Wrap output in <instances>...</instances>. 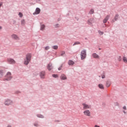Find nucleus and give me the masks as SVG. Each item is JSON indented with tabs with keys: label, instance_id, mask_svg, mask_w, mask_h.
I'll list each match as a JSON object with an SVG mask.
<instances>
[{
	"label": "nucleus",
	"instance_id": "f257e3e1",
	"mask_svg": "<svg viewBox=\"0 0 127 127\" xmlns=\"http://www.w3.org/2000/svg\"><path fill=\"white\" fill-rule=\"evenodd\" d=\"M32 57V55L31 53H28L26 55V58L24 60V65H27L29 64L30 61H31V58Z\"/></svg>",
	"mask_w": 127,
	"mask_h": 127
},
{
	"label": "nucleus",
	"instance_id": "f03ea898",
	"mask_svg": "<svg viewBox=\"0 0 127 127\" xmlns=\"http://www.w3.org/2000/svg\"><path fill=\"white\" fill-rule=\"evenodd\" d=\"M12 79V76H11V72H8L5 76V78H4L3 81H10Z\"/></svg>",
	"mask_w": 127,
	"mask_h": 127
},
{
	"label": "nucleus",
	"instance_id": "7ed1b4c3",
	"mask_svg": "<svg viewBox=\"0 0 127 127\" xmlns=\"http://www.w3.org/2000/svg\"><path fill=\"white\" fill-rule=\"evenodd\" d=\"M80 57L81 60H84V59L87 57V51H86V50L84 49L81 51L80 53Z\"/></svg>",
	"mask_w": 127,
	"mask_h": 127
},
{
	"label": "nucleus",
	"instance_id": "20e7f679",
	"mask_svg": "<svg viewBox=\"0 0 127 127\" xmlns=\"http://www.w3.org/2000/svg\"><path fill=\"white\" fill-rule=\"evenodd\" d=\"M82 108L84 110H89L91 109V105L86 103H83L82 104Z\"/></svg>",
	"mask_w": 127,
	"mask_h": 127
},
{
	"label": "nucleus",
	"instance_id": "39448f33",
	"mask_svg": "<svg viewBox=\"0 0 127 127\" xmlns=\"http://www.w3.org/2000/svg\"><path fill=\"white\" fill-rule=\"evenodd\" d=\"M11 37L12 38V39H13V40H17L18 41L20 39L19 38V37L18 36V35L15 34H12L11 35Z\"/></svg>",
	"mask_w": 127,
	"mask_h": 127
},
{
	"label": "nucleus",
	"instance_id": "423d86ee",
	"mask_svg": "<svg viewBox=\"0 0 127 127\" xmlns=\"http://www.w3.org/2000/svg\"><path fill=\"white\" fill-rule=\"evenodd\" d=\"M83 115L85 117H91V111L89 110H86L83 111Z\"/></svg>",
	"mask_w": 127,
	"mask_h": 127
},
{
	"label": "nucleus",
	"instance_id": "0eeeda50",
	"mask_svg": "<svg viewBox=\"0 0 127 127\" xmlns=\"http://www.w3.org/2000/svg\"><path fill=\"white\" fill-rule=\"evenodd\" d=\"M11 104H12V101L8 99H6L4 102V105H5V106H9L10 105H11Z\"/></svg>",
	"mask_w": 127,
	"mask_h": 127
},
{
	"label": "nucleus",
	"instance_id": "6e6552de",
	"mask_svg": "<svg viewBox=\"0 0 127 127\" xmlns=\"http://www.w3.org/2000/svg\"><path fill=\"white\" fill-rule=\"evenodd\" d=\"M7 61L8 63H9V64H15V63H16L15 61L13 60V59L11 58L7 59Z\"/></svg>",
	"mask_w": 127,
	"mask_h": 127
},
{
	"label": "nucleus",
	"instance_id": "1a4fd4ad",
	"mask_svg": "<svg viewBox=\"0 0 127 127\" xmlns=\"http://www.w3.org/2000/svg\"><path fill=\"white\" fill-rule=\"evenodd\" d=\"M47 69H48V70L49 71H51V70H52V69H53V65H52V63H50L47 66Z\"/></svg>",
	"mask_w": 127,
	"mask_h": 127
},
{
	"label": "nucleus",
	"instance_id": "9d476101",
	"mask_svg": "<svg viewBox=\"0 0 127 127\" xmlns=\"http://www.w3.org/2000/svg\"><path fill=\"white\" fill-rule=\"evenodd\" d=\"M40 11L41 10L39 7L36 8L35 12L33 13V15H35V14H39L40 13Z\"/></svg>",
	"mask_w": 127,
	"mask_h": 127
},
{
	"label": "nucleus",
	"instance_id": "9b49d317",
	"mask_svg": "<svg viewBox=\"0 0 127 127\" xmlns=\"http://www.w3.org/2000/svg\"><path fill=\"white\" fill-rule=\"evenodd\" d=\"M45 27L46 26L44 25V24H43V23L40 24V30H41V31H44V30H45Z\"/></svg>",
	"mask_w": 127,
	"mask_h": 127
},
{
	"label": "nucleus",
	"instance_id": "f8f14e48",
	"mask_svg": "<svg viewBox=\"0 0 127 127\" xmlns=\"http://www.w3.org/2000/svg\"><path fill=\"white\" fill-rule=\"evenodd\" d=\"M93 21H94V18H90L88 20L87 23L88 24H89V25H93Z\"/></svg>",
	"mask_w": 127,
	"mask_h": 127
},
{
	"label": "nucleus",
	"instance_id": "ddd939ff",
	"mask_svg": "<svg viewBox=\"0 0 127 127\" xmlns=\"http://www.w3.org/2000/svg\"><path fill=\"white\" fill-rule=\"evenodd\" d=\"M92 57L93 58H95V59H99L100 56L98 55L96 53H93L92 55Z\"/></svg>",
	"mask_w": 127,
	"mask_h": 127
},
{
	"label": "nucleus",
	"instance_id": "4468645a",
	"mask_svg": "<svg viewBox=\"0 0 127 127\" xmlns=\"http://www.w3.org/2000/svg\"><path fill=\"white\" fill-rule=\"evenodd\" d=\"M60 79L62 80H67V76L64 74H62L60 76Z\"/></svg>",
	"mask_w": 127,
	"mask_h": 127
},
{
	"label": "nucleus",
	"instance_id": "2eb2a0df",
	"mask_svg": "<svg viewBox=\"0 0 127 127\" xmlns=\"http://www.w3.org/2000/svg\"><path fill=\"white\" fill-rule=\"evenodd\" d=\"M40 76L41 79H44L45 76V71H41L40 73Z\"/></svg>",
	"mask_w": 127,
	"mask_h": 127
},
{
	"label": "nucleus",
	"instance_id": "dca6fc26",
	"mask_svg": "<svg viewBox=\"0 0 127 127\" xmlns=\"http://www.w3.org/2000/svg\"><path fill=\"white\" fill-rule=\"evenodd\" d=\"M110 18V15H107L105 18L103 20V23H106L108 20H109V19Z\"/></svg>",
	"mask_w": 127,
	"mask_h": 127
},
{
	"label": "nucleus",
	"instance_id": "f3484780",
	"mask_svg": "<svg viewBox=\"0 0 127 127\" xmlns=\"http://www.w3.org/2000/svg\"><path fill=\"white\" fill-rule=\"evenodd\" d=\"M21 25H22V26H24V25H25V20L22 19L21 20Z\"/></svg>",
	"mask_w": 127,
	"mask_h": 127
},
{
	"label": "nucleus",
	"instance_id": "a211bd4d",
	"mask_svg": "<svg viewBox=\"0 0 127 127\" xmlns=\"http://www.w3.org/2000/svg\"><path fill=\"white\" fill-rule=\"evenodd\" d=\"M65 52L64 51H61V54L60 56H61L62 57H63V56H64V55H65Z\"/></svg>",
	"mask_w": 127,
	"mask_h": 127
},
{
	"label": "nucleus",
	"instance_id": "6ab92c4d",
	"mask_svg": "<svg viewBox=\"0 0 127 127\" xmlns=\"http://www.w3.org/2000/svg\"><path fill=\"white\" fill-rule=\"evenodd\" d=\"M68 65H74V64H75V63H74V62H73V61H68Z\"/></svg>",
	"mask_w": 127,
	"mask_h": 127
},
{
	"label": "nucleus",
	"instance_id": "aec40b11",
	"mask_svg": "<svg viewBox=\"0 0 127 127\" xmlns=\"http://www.w3.org/2000/svg\"><path fill=\"white\" fill-rule=\"evenodd\" d=\"M118 17H119V14H116L115 18H114V19L113 20V22H115V21L118 20Z\"/></svg>",
	"mask_w": 127,
	"mask_h": 127
},
{
	"label": "nucleus",
	"instance_id": "412c9836",
	"mask_svg": "<svg viewBox=\"0 0 127 127\" xmlns=\"http://www.w3.org/2000/svg\"><path fill=\"white\" fill-rule=\"evenodd\" d=\"M106 87H109L111 86V82L107 81L106 84Z\"/></svg>",
	"mask_w": 127,
	"mask_h": 127
},
{
	"label": "nucleus",
	"instance_id": "4be33fe9",
	"mask_svg": "<svg viewBox=\"0 0 127 127\" xmlns=\"http://www.w3.org/2000/svg\"><path fill=\"white\" fill-rule=\"evenodd\" d=\"M123 61L125 63H127V58L126 57H123Z\"/></svg>",
	"mask_w": 127,
	"mask_h": 127
},
{
	"label": "nucleus",
	"instance_id": "5701e85b",
	"mask_svg": "<svg viewBox=\"0 0 127 127\" xmlns=\"http://www.w3.org/2000/svg\"><path fill=\"white\" fill-rule=\"evenodd\" d=\"M94 12H95V11L94 10V9H91L89 12V14H94Z\"/></svg>",
	"mask_w": 127,
	"mask_h": 127
},
{
	"label": "nucleus",
	"instance_id": "b1692460",
	"mask_svg": "<svg viewBox=\"0 0 127 127\" xmlns=\"http://www.w3.org/2000/svg\"><path fill=\"white\" fill-rule=\"evenodd\" d=\"M3 76V71L0 70V78H1Z\"/></svg>",
	"mask_w": 127,
	"mask_h": 127
},
{
	"label": "nucleus",
	"instance_id": "393cba45",
	"mask_svg": "<svg viewBox=\"0 0 127 127\" xmlns=\"http://www.w3.org/2000/svg\"><path fill=\"white\" fill-rule=\"evenodd\" d=\"M123 113H124V114H127V112L125 111H126V110H127V106H124V107H123Z\"/></svg>",
	"mask_w": 127,
	"mask_h": 127
},
{
	"label": "nucleus",
	"instance_id": "a878e982",
	"mask_svg": "<svg viewBox=\"0 0 127 127\" xmlns=\"http://www.w3.org/2000/svg\"><path fill=\"white\" fill-rule=\"evenodd\" d=\"M52 49H54L55 50H57V49H58V46H57V45H56V46H53L52 47Z\"/></svg>",
	"mask_w": 127,
	"mask_h": 127
},
{
	"label": "nucleus",
	"instance_id": "bb28decb",
	"mask_svg": "<svg viewBox=\"0 0 127 127\" xmlns=\"http://www.w3.org/2000/svg\"><path fill=\"white\" fill-rule=\"evenodd\" d=\"M98 87L100 88V89H104V85H103L102 84H99L98 85Z\"/></svg>",
	"mask_w": 127,
	"mask_h": 127
},
{
	"label": "nucleus",
	"instance_id": "cd10ccee",
	"mask_svg": "<svg viewBox=\"0 0 127 127\" xmlns=\"http://www.w3.org/2000/svg\"><path fill=\"white\" fill-rule=\"evenodd\" d=\"M37 117L38 118H41V119H43V118H44L43 115H38Z\"/></svg>",
	"mask_w": 127,
	"mask_h": 127
},
{
	"label": "nucleus",
	"instance_id": "c85d7f7f",
	"mask_svg": "<svg viewBox=\"0 0 127 127\" xmlns=\"http://www.w3.org/2000/svg\"><path fill=\"white\" fill-rule=\"evenodd\" d=\"M78 44H80V43L79 42H76L73 44V46H75V45H77Z\"/></svg>",
	"mask_w": 127,
	"mask_h": 127
},
{
	"label": "nucleus",
	"instance_id": "c756f323",
	"mask_svg": "<svg viewBox=\"0 0 127 127\" xmlns=\"http://www.w3.org/2000/svg\"><path fill=\"white\" fill-rule=\"evenodd\" d=\"M60 25H59V24H56L55 25V27H56V28H58V27H60Z\"/></svg>",
	"mask_w": 127,
	"mask_h": 127
},
{
	"label": "nucleus",
	"instance_id": "7c9ffc66",
	"mask_svg": "<svg viewBox=\"0 0 127 127\" xmlns=\"http://www.w3.org/2000/svg\"><path fill=\"white\" fill-rule=\"evenodd\" d=\"M98 32H99V34H100V35H103V34H104V32L99 31Z\"/></svg>",
	"mask_w": 127,
	"mask_h": 127
},
{
	"label": "nucleus",
	"instance_id": "2f4dec72",
	"mask_svg": "<svg viewBox=\"0 0 127 127\" xmlns=\"http://www.w3.org/2000/svg\"><path fill=\"white\" fill-rule=\"evenodd\" d=\"M19 17H22L23 16V14H22V13L19 12Z\"/></svg>",
	"mask_w": 127,
	"mask_h": 127
},
{
	"label": "nucleus",
	"instance_id": "473e14b6",
	"mask_svg": "<svg viewBox=\"0 0 127 127\" xmlns=\"http://www.w3.org/2000/svg\"><path fill=\"white\" fill-rule=\"evenodd\" d=\"M45 50H48L49 49H50V47H49V46H47L45 48Z\"/></svg>",
	"mask_w": 127,
	"mask_h": 127
},
{
	"label": "nucleus",
	"instance_id": "72a5a7b5",
	"mask_svg": "<svg viewBox=\"0 0 127 127\" xmlns=\"http://www.w3.org/2000/svg\"><path fill=\"white\" fill-rule=\"evenodd\" d=\"M118 61H122V57L119 56V57H118Z\"/></svg>",
	"mask_w": 127,
	"mask_h": 127
},
{
	"label": "nucleus",
	"instance_id": "f704fd0d",
	"mask_svg": "<svg viewBox=\"0 0 127 127\" xmlns=\"http://www.w3.org/2000/svg\"><path fill=\"white\" fill-rule=\"evenodd\" d=\"M53 77H54V78H57L58 75L57 74H53Z\"/></svg>",
	"mask_w": 127,
	"mask_h": 127
},
{
	"label": "nucleus",
	"instance_id": "c9c22d12",
	"mask_svg": "<svg viewBox=\"0 0 127 127\" xmlns=\"http://www.w3.org/2000/svg\"><path fill=\"white\" fill-rule=\"evenodd\" d=\"M35 2H39L41 0H33Z\"/></svg>",
	"mask_w": 127,
	"mask_h": 127
},
{
	"label": "nucleus",
	"instance_id": "e433bc0d",
	"mask_svg": "<svg viewBox=\"0 0 127 127\" xmlns=\"http://www.w3.org/2000/svg\"><path fill=\"white\" fill-rule=\"evenodd\" d=\"M62 65L58 68V70L60 71V70H62Z\"/></svg>",
	"mask_w": 127,
	"mask_h": 127
},
{
	"label": "nucleus",
	"instance_id": "4c0bfd02",
	"mask_svg": "<svg viewBox=\"0 0 127 127\" xmlns=\"http://www.w3.org/2000/svg\"><path fill=\"white\" fill-rule=\"evenodd\" d=\"M105 77L106 76H105V75H103L102 76V79H105Z\"/></svg>",
	"mask_w": 127,
	"mask_h": 127
},
{
	"label": "nucleus",
	"instance_id": "58836bf2",
	"mask_svg": "<svg viewBox=\"0 0 127 127\" xmlns=\"http://www.w3.org/2000/svg\"><path fill=\"white\" fill-rule=\"evenodd\" d=\"M2 5V2H0V7Z\"/></svg>",
	"mask_w": 127,
	"mask_h": 127
},
{
	"label": "nucleus",
	"instance_id": "ea45409f",
	"mask_svg": "<svg viewBox=\"0 0 127 127\" xmlns=\"http://www.w3.org/2000/svg\"><path fill=\"white\" fill-rule=\"evenodd\" d=\"M7 127H11V126L10 125H8V126Z\"/></svg>",
	"mask_w": 127,
	"mask_h": 127
},
{
	"label": "nucleus",
	"instance_id": "a19ab883",
	"mask_svg": "<svg viewBox=\"0 0 127 127\" xmlns=\"http://www.w3.org/2000/svg\"><path fill=\"white\" fill-rule=\"evenodd\" d=\"M2 28V27H1V26H0V29H1Z\"/></svg>",
	"mask_w": 127,
	"mask_h": 127
},
{
	"label": "nucleus",
	"instance_id": "79ce46f5",
	"mask_svg": "<svg viewBox=\"0 0 127 127\" xmlns=\"http://www.w3.org/2000/svg\"><path fill=\"white\" fill-rule=\"evenodd\" d=\"M99 50H101V48H99Z\"/></svg>",
	"mask_w": 127,
	"mask_h": 127
},
{
	"label": "nucleus",
	"instance_id": "37998d69",
	"mask_svg": "<svg viewBox=\"0 0 127 127\" xmlns=\"http://www.w3.org/2000/svg\"><path fill=\"white\" fill-rule=\"evenodd\" d=\"M34 126H36V124H35V125H34Z\"/></svg>",
	"mask_w": 127,
	"mask_h": 127
}]
</instances>
